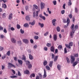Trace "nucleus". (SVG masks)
Returning <instances> with one entry per match:
<instances>
[{
    "instance_id": "f257e3e1",
    "label": "nucleus",
    "mask_w": 79,
    "mask_h": 79,
    "mask_svg": "<svg viewBox=\"0 0 79 79\" xmlns=\"http://www.w3.org/2000/svg\"><path fill=\"white\" fill-rule=\"evenodd\" d=\"M33 6H34V8H35V9H36V10H38V11L37 10L36 11L35 17V19H38L39 18V17H38L39 16V12H40V8H38V6L36 5H33Z\"/></svg>"
},
{
    "instance_id": "f03ea898",
    "label": "nucleus",
    "mask_w": 79,
    "mask_h": 79,
    "mask_svg": "<svg viewBox=\"0 0 79 79\" xmlns=\"http://www.w3.org/2000/svg\"><path fill=\"white\" fill-rule=\"evenodd\" d=\"M73 43L72 42H70L69 44H65V46L67 47L68 48H69L70 49L71 48V46H73Z\"/></svg>"
},
{
    "instance_id": "7ed1b4c3",
    "label": "nucleus",
    "mask_w": 79,
    "mask_h": 79,
    "mask_svg": "<svg viewBox=\"0 0 79 79\" xmlns=\"http://www.w3.org/2000/svg\"><path fill=\"white\" fill-rule=\"evenodd\" d=\"M71 63L72 64H73V63L74 62V61H75V59L74 57V56L73 55H71Z\"/></svg>"
},
{
    "instance_id": "20e7f679",
    "label": "nucleus",
    "mask_w": 79,
    "mask_h": 79,
    "mask_svg": "<svg viewBox=\"0 0 79 79\" xmlns=\"http://www.w3.org/2000/svg\"><path fill=\"white\" fill-rule=\"evenodd\" d=\"M8 65H9V67H10V68H13H13H16V66H15V65H14V64H13L11 63H8Z\"/></svg>"
},
{
    "instance_id": "39448f33",
    "label": "nucleus",
    "mask_w": 79,
    "mask_h": 79,
    "mask_svg": "<svg viewBox=\"0 0 79 79\" xmlns=\"http://www.w3.org/2000/svg\"><path fill=\"white\" fill-rule=\"evenodd\" d=\"M56 19H54L52 20V23L54 26H55V24H56Z\"/></svg>"
},
{
    "instance_id": "423d86ee",
    "label": "nucleus",
    "mask_w": 79,
    "mask_h": 79,
    "mask_svg": "<svg viewBox=\"0 0 79 79\" xmlns=\"http://www.w3.org/2000/svg\"><path fill=\"white\" fill-rule=\"evenodd\" d=\"M40 6L41 10H42L44 8V6H45V4L43 2H41L40 3Z\"/></svg>"
},
{
    "instance_id": "0eeeda50",
    "label": "nucleus",
    "mask_w": 79,
    "mask_h": 79,
    "mask_svg": "<svg viewBox=\"0 0 79 79\" xmlns=\"http://www.w3.org/2000/svg\"><path fill=\"white\" fill-rule=\"evenodd\" d=\"M44 75H43V78L44 79L45 77H47V73L46 72V71L45 70V69H44Z\"/></svg>"
},
{
    "instance_id": "6e6552de",
    "label": "nucleus",
    "mask_w": 79,
    "mask_h": 79,
    "mask_svg": "<svg viewBox=\"0 0 79 79\" xmlns=\"http://www.w3.org/2000/svg\"><path fill=\"white\" fill-rule=\"evenodd\" d=\"M23 41L24 43H25L26 44H27L29 43V40H28L27 39H23Z\"/></svg>"
},
{
    "instance_id": "1a4fd4ad",
    "label": "nucleus",
    "mask_w": 79,
    "mask_h": 79,
    "mask_svg": "<svg viewBox=\"0 0 79 79\" xmlns=\"http://www.w3.org/2000/svg\"><path fill=\"white\" fill-rule=\"evenodd\" d=\"M50 51L52 52H54L55 51V47L53 46H52L50 48Z\"/></svg>"
},
{
    "instance_id": "9d476101",
    "label": "nucleus",
    "mask_w": 79,
    "mask_h": 79,
    "mask_svg": "<svg viewBox=\"0 0 79 79\" xmlns=\"http://www.w3.org/2000/svg\"><path fill=\"white\" fill-rule=\"evenodd\" d=\"M53 61H52L50 62L49 64V66L50 67V68H52V66H53Z\"/></svg>"
},
{
    "instance_id": "9b49d317",
    "label": "nucleus",
    "mask_w": 79,
    "mask_h": 79,
    "mask_svg": "<svg viewBox=\"0 0 79 79\" xmlns=\"http://www.w3.org/2000/svg\"><path fill=\"white\" fill-rule=\"evenodd\" d=\"M24 73L25 74H29L30 73L28 70H26L25 71H24Z\"/></svg>"
},
{
    "instance_id": "f8f14e48",
    "label": "nucleus",
    "mask_w": 79,
    "mask_h": 79,
    "mask_svg": "<svg viewBox=\"0 0 79 79\" xmlns=\"http://www.w3.org/2000/svg\"><path fill=\"white\" fill-rule=\"evenodd\" d=\"M53 38L54 39V41H56V40H57V36L56 35L54 34L53 35Z\"/></svg>"
},
{
    "instance_id": "ddd939ff",
    "label": "nucleus",
    "mask_w": 79,
    "mask_h": 79,
    "mask_svg": "<svg viewBox=\"0 0 79 79\" xmlns=\"http://www.w3.org/2000/svg\"><path fill=\"white\" fill-rule=\"evenodd\" d=\"M13 18V14L11 13L9 15V19H10V20H11V19Z\"/></svg>"
},
{
    "instance_id": "4468645a",
    "label": "nucleus",
    "mask_w": 79,
    "mask_h": 79,
    "mask_svg": "<svg viewBox=\"0 0 79 79\" xmlns=\"http://www.w3.org/2000/svg\"><path fill=\"white\" fill-rule=\"evenodd\" d=\"M35 20H34L32 22V23L29 22V24H31V26H34V25L35 24Z\"/></svg>"
},
{
    "instance_id": "2eb2a0df",
    "label": "nucleus",
    "mask_w": 79,
    "mask_h": 79,
    "mask_svg": "<svg viewBox=\"0 0 79 79\" xmlns=\"http://www.w3.org/2000/svg\"><path fill=\"white\" fill-rule=\"evenodd\" d=\"M11 41L12 42V43H14V44H15V43L16 42V40L13 38L11 39Z\"/></svg>"
},
{
    "instance_id": "dca6fc26",
    "label": "nucleus",
    "mask_w": 79,
    "mask_h": 79,
    "mask_svg": "<svg viewBox=\"0 0 79 79\" xmlns=\"http://www.w3.org/2000/svg\"><path fill=\"white\" fill-rule=\"evenodd\" d=\"M38 24L39 26H40L41 28L44 27V23H38Z\"/></svg>"
},
{
    "instance_id": "f3484780",
    "label": "nucleus",
    "mask_w": 79,
    "mask_h": 79,
    "mask_svg": "<svg viewBox=\"0 0 79 79\" xmlns=\"http://www.w3.org/2000/svg\"><path fill=\"white\" fill-rule=\"evenodd\" d=\"M18 61L19 64H23V61L22 60L19 59L18 60Z\"/></svg>"
},
{
    "instance_id": "a211bd4d",
    "label": "nucleus",
    "mask_w": 79,
    "mask_h": 79,
    "mask_svg": "<svg viewBox=\"0 0 79 79\" xmlns=\"http://www.w3.org/2000/svg\"><path fill=\"white\" fill-rule=\"evenodd\" d=\"M68 5V6H71V5H72V2H71V0H69Z\"/></svg>"
},
{
    "instance_id": "6ab92c4d",
    "label": "nucleus",
    "mask_w": 79,
    "mask_h": 79,
    "mask_svg": "<svg viewBox=\"0 0 79 79\" xmlns=\"http://www.w3.org/2000/svg\"><path fill=\"white\" fill-rule=\"evenodd\" d=\"M29 58L31 60H33V56L31 55V54H29Z\"/></svg>"
},
{
    "instance_id": "aec40b11",
    "label": "nucleus",
    "mask_w": 79,
    "mask_h": 79,
    "mask_svg": "<svg viewBox=\"0 0 79 79\" xmlns=\"http://www.w3.org/2000/svg\"><path fill=\"white\" fill-rule=\"evenodd\" d=\"M71 29L73 31H74V24H72L71 26Z\"/></svg>"
},
{
    "instance_id": "412c9836",
    "label": "nucleus",
    "mask_w": 79,
    "mask_h": 79,
    "mask_svg": "<svg viewBox=\"0 0 79 79\" xmlns=\"http://www.w3.org/2000/svg\"><path fill=\"white\" fill-rule=\"evenodd\" d=\"M2 8H4V9H6L7 7V6H6V5L5 4H2Z\"/></svg>"
},
{
    "instance_id": "4be33fe9",
    "label": "nucleus",
    "mask_w": 79,
    "mask_h": 79,
    "mask_svg": "<svg viewBox=\"0 0 79 79\" xmlns=\"http://www.w3.org/2000/svg\"><path fill=\"white\" fill-rule=\"evenodd\" d=\"M58 56H56L54 58V61H56V60H57V59H58Z\"/></svg>"
},
{
    "instance_id": "5701e85b",
    "label": "nucleus",
    "mask_w": 79,
    "mask_h": 79,
    "mask_svg": "<svg viewBox=\"0 0 79 79\" xmlns=\"http://www.w3.org/2000/svg\"><path fill=\"white\" fill-rule=\"evenodd\" d=\"M56 30L57 32H60V27H57L56 28Z\"/></svg>"
},
{
    "instance_id": "b1692460",
    "label": "nucleus",
    "mask_w": 79,
    "mask_h": 79,
    "mask_svg": "<svg viewBox=\"0 0 79 79\" xmlns=\"http://www.w3.org/2000/svg\"><path fill=\"white\" fill-rule=\"evenodd\" d=\"M25 19L27 21H30V17L29 16H26Z\"/></svg>"
},
{
    "instance_id": "393cba45",
    "label": "nucleus",
    "mask_w": 79,
    "mask_h": 79,
    "mask_svg": "<svg viewBox=\"0 0 79 79\" xmlns=\"http://www.w3.org/2000/svg\"><path fill=\"white\" fill-rule=\"evenodd\" d=\"M23 57L22 58V59L23 60H24V61H26V56L24 55H23Z\"/></svg>"
},
{
    "instance_id": "a878e982",
    "label": "nucleus",
    "mask_w": 79,
    "mask_h": 79,
    "mask_svg": "<svg viewBox=\"0 0 79 79\" xmlns=\"http://www.w3.org/2000/svg\"><path fill=\"white\" fill-rule=\"evenodd\" d=\"M66 22L67 23V25H69V23H70V20H69V18H67Z\"/></svg>"
},
{
    "instance_id": "bb28decb",
    "label": "nucleus",
    "mask_w": 79,
    "mask_h": 79,
    "mask_svg": "<svg viewBox=\"0 0 79 79\" xmlns=\"http://www.w3.org/2000/svg\"><path fill=\"white\" fill-rule=\"evenodd\" d=\"M35 74L32 73L30 75V77H31V78H32V77H35Z\"/></svg>"
},
{
    "instance_id": "cd10ccee",
    "label": "nucleus",
    "mask_w": 79,
    "mask_h": 79,
    "mask_svg": "<svg viewBox=\"0 0 79 79\" xmlns=\"http://www.w3.org/2000/svg\"><path fill=\"white\" fill-rule=\"evenodd\" d=\"M78 63V62H76L75 61L74 63H73V67H74L77 64V63Z\"/></svg>"
},
{
    "instance_id": "c85d7f7f",
    "label": "nucleus",
    "mask_w": 79,
    "mask_h": 79,
    "mask_svg": "<svg viewBox=\"0 0 79 79\" xmlns=\"http://www.w3.org/2000/svg\"><path fill=\"white\" fill-rule=\"evenodd\" d=\"M46 45L47 47H50L52 45V44H51V43H48L46 44Z\"/></svg>"
},
{
    "instance_id": "c756f323",
    "label": "nucleus",
    "mask_w": 79,
    "mask_h": 79,
    "mask_svg": "<svg viewBox=\"0 0 79 79\" xmlns=\"http://www.w3.org/2000/svg\"><path fill=\"white\" fill-rule=\"evenodd\" d=\"M46 69H47V70H48V71H49L50 69V68L49 66L48 65L46 66Z\"/></svg>"
},
{
    "instance_id": "7c9ffc66",
    "label": "nucleus",
    "mask_w": 79,
    "mask_h": 79,
    "mask_svg": "<svg viewBox=\"0 0 79 79\" xmlns=\"http://www.w3.org/2000/svg\"><path fill=\"white\" fill-rule=\"evenodd\" d=\"M24 27H29V24L27 23H25L24 25Z\"/></svg>"
},
{
    "instance_id": "2f4dec72",
    "label": "nucleus",
    "mask_w": 79,
    "mask_h": 79,
    "mask_svg": "<svg viewBox=\"0 0 79 79\" xmlns=\"http://www.w3.org/2000/svg\"><path fill=\"white\" fill-rule=\"evenodd\" d=\"M38 75L39 76V77L40 79H42V74L40 73H38Z\"/></svg>"
},
{
    "instance_id": "473e14b6",
    "label": "nucleus",
    "mask_w": 79,
    "mask_h": 79,
    "mask_svg": "<svg viewBox=\"0 0 79 79\" xmlns=\"http://www.w3.org/2000/svg\"><path fill=\"white\" fill-rule=\"evenodd\" d=\"M47 60H44V66H46L47 64Z\"/></svg>"
},
{
    "instance_id": "72a5a7b5",
    "label": "nucleus",
    "mask_w": 79,
    "mask_h": 79,
    "mask_svg": "<svg viewBox=\"0 0 79 79\" xmlns=\"http://www.w3.org/2000/svg\"><path fill=\"white\" fill-rule=\"evenodd\" d=\"M57 68L58 70H60L61 69V66L59 64L57 65Z\"/></svg>"
},
{
    "instance_id": "f704fd0d",
    "label": "nucleus",
    "mask_w": 79,
    "mask_h": 79,
    "mask_svg": "<svg viewBox=\"0 0 79 79\" xmlns=\"http://www.w3.org/2000/svg\"><path fill=\"white\" fill-rule=\"evenodd\" d=\"M10 53L11 52H10V51H9L7 52L6 54L7 56H10Z\"/></svg>"
},
{
    "instance_id": "c9c22d12",
    "label": "nucleus",
    "mask_w": 79,
    "mask_h": 79,
    "mask_svg": "<svg viewBox=\"0 0 79 79\" xmlns=\"http://www.w3.org/2000/svg\"><path fill=\"white\" fill-rule=\"evenodd\" d=\"M58 49L59 50H61L62 49V46L61 45H59L58 46Z\"/></svg>"
},
{
    "instance_id": "e433bc0d",
    "label": "nucleus",
    "mask_w": 79,
    "mask_h": 79,
    "mask_svg": "<svg viewBox=\"0 0 79 79\" xmlns=\"http://www.w3.org/2000/svg\"><path fill=\"white\" fill-rule=\"evenodd\" d=\"M66 60L67 61V62L68 63H70V61L69 60V59L68 57H66Z\"/></svg>"
},
{
    "instance_id": "4c0bfd02",
    "label": "nucleus",
    "mask_w": 79,
    "mask_h": 79,
    "mask_svg": "<svg viewBox=\"0 0 79 79\" xmlns=\"http://www.w3.org/2000/svg\"><path fill=\"white\" fill-rule=\"evenodd\" d=\"M34 39H35V40H37L39 39V36H35L34 37Z\"/></svg>"
},
{
    "instance_id": "58836bf2",
    "label": "nucleus",
    "mask_w": 79,
    "mask_h": 79,
    "mask_svg": "<svg viewBox=\"0 0 79 79\" xmlns=\"http://www.w3.org/2000/svg\"><path fill=\"white\" fill-rule=\"evenodd\" d=\"M68 53V51L66 50V48H65L64 49V53Z\"/></svg>"
},
{
    "instance_id": "ea45409f",
    "label": "nucleus",
    "mask_w": 79,
    "mask_h": 79,
    "mask_svg": "<svg viewBox=\"0 0 79 79\" xmlns=\"http://www.w3.org/2000/svg\"><path fill=\"white\" fill-rule=\"evenodd\" d=\"M17 29H19L21 28V26L19 24H17Z\"/></svg>"
},
{
    "instance_id": "a19ab883",
    "label": "nucleus",
    "mask_w": 79,
    "mask_h": 79,
    "mask_svg": "<svg viewBox=\"0 0 79 79\" xmlns=\"http://www.w3.org/2000/svg\"><path fill=\"white\" fill-rule=\"evenodd\" d=\"M3 2V3H5L6 2V0H0V2Z\"/></svg>"
},
{
    "instance_id": "79ce46f5",
    "label": "nucleus",
    "mask_w": 79,
    "mask_h": 79,
    "mask_svg": "<svg viewBox=\"0 0 79 79\" xmlns=\"http://www.w3.org/2000/svg\"><path fill=\"white\" fill-rule=\"evenodd\" d=\"M70 35L72 37V38H73V34L72 32H70Z\"/></svg>"
},
{
    "instance_id": "37998d69",
    "label": "nucleus",
    "mask_w": 79,
    "mask_h": 79,
    "mask_svg": "<svg viewBox=\"0 0 79 79\" xmlns=\"http://www.w3.org/2000/svg\"><path fill=\"white\" fill-rule=\"evenodd\" d=\"M52 3L54 4V5H56V1H52Z\"/></svg>"
},
{
    "instance_id": "c03bdc74",
    "label": "nucleus",
    "mask_w": 79,
    "mask_h": 79,
    "mask_svg": "<svg viewBox=\"0 0 79 79\" xmlns=\"http://www.w3.org/2000/svg\"><path fill=\"white\" fill-rule=\"evenodd\" d=\"M18 76H21V74L19 71H18Z\"/></svg>"
},
{
    "instance_id": "a18cd8bd",
    "label": "nucleus",
    "mask_w": 79,
    "mask_h": 79,
    "mask_svg": "<svg viewBox=\"0 0 79 79\" xmlns=\"http://www.w3.org/2000/svg\"><path fill=\"white\" fill-rule=\"evenodd\" d=\"M10 78H16L17 77L16 76H12L10 77Z\"/></svg>"
},
{
    "instance_id": "49530a36",
    "label": "nucleus",
    "mask_w": 79,
    "mask_h": 79,
    "mask_svg": "<svg viewBox=\"0 0 79 79\" xmlns=\"http://www.w3.org/2000/svg\"><path fill=\"white\" fill-rule=\"evenodd\" d=\"M36 15H35V12L33 13V16L34 18H35L36 17Z\"/></svg>"
},
{
    "instance_id": "de8ad7c7",
    "label": "nucleus",
    "mask_w": 79,
    "mask_h": 79,
    "mask_svg": "<svg viewBox=\"0 0 79 79\" xmlns=\"http://www.w3.org/2000/svg\"><path fill=\"white\" fill-rule=\"evenodd\" d=\"M20 32L21 34H24V31H23V29H20Z\"/></svg>"
},
{
    "instance_id": "09e8293b",
    "label": "nucleus",
    "mask_w": 79,
    "mask_h": 79,
    "mask_svg": "<svg viewBox=\"0 0 79 79\" xmlns=\"http://www.w3.org/2000/svg\"><path fill=\"white\" fill-rule=\"evenodd\" d=\"M76 30V29H78V25H76L75 26V28H74Z\"/></svg>"
},
{
    "instance_id": "8fccbe9b",
    "label": "nucleus",
    "mask_w": 79,
    "mask_h": 79,
    "mask_svg": "<svg viewBox=\"0 0 79 79\" xmlns=\"http://www.w3.org/2000/svg\"><path fill=\"white\" fill-rule=\"evenodd\" d=\"M3 49H4V48H3L2 47H0V51H3Z\"/></svg>"
},
{
    "instance_id": "3c124183",
    "label": "nucleus",
    "mask_w": 79,
    "mask_h": 79,
    "mask_svg": "<svg viewBox=\"0 0 79 79\" xmlns=\"http://www.w3.org/2000/svg\"><path fill=\"white\" fill-rule=\"evenodd\" d=\"M69 18H70V19H71L72 18V17H73V15H72L71 14H70L69 15Z\"/></svg>"
},
{
    "instance_id": "603ef678",
    "label": "nucleus",
    "mask_w": 79,
    "mask_h": 79,
    "mask_svg": "<svg viewBox=\"0 0 79 79\" xmlns=\"http://www.w3.org/2000/svg\"><path fill=\"white\" fill-rule=\"evenodd\" d=\"M32 64H30L29 65H28V68H32Z\"/></svg>"
},
{
    "instance_id": "864d4df0",
    "label": "nucleus",
    "mask_w": 79,
    "mask_h": 79,
    "mask_svg": "<svg viewBox=\"0 0 79 79\" xmlns=\"http://www.w3.org/2000/svg\"><path fill=\"white\" fill-rule=\"evenodd\" d=\"M3 32L4 33H7V31L6 28H4L3 30Z\"/></svg>"
},
{
    "instance_id": "5fc2aeb1",
    "label": "nucleus",
    "mask_w": 79,
    "mask_h": 79,
    "mask_svg": "<svg viewBox=\"0 0 79 79\" xmlns=\"http://www.w3.org/2000/svg\"><path fill=\"white\" fill-rule=\"evenodd\" d=\"M64 13H65V11L64 10H63L61 11V13L62 15H63V14H64Z\"/></svg>"
},
{
    "instance_id": "6e6d98bb",
    "label": "nucleus",
    "mask_w": 79,
    "mask_h": 79,
    "mask_svg": "<svg viewBox=\"0 0 79 79\" xmlns=\"http://www.w3.org/2000/svg\"><path fill=\"white\" fill-rule=\"evenodd\" d=\"M49 33L48 31L46 32V33L44 34V36H47V35Z\"/></svg>"
},
{
    "instance_id": "4d7b16f0",
    "label": "nucleus",
    "mask_w": 79,
    "mask_h": 79,
    "mask_svg": "<svg viewBox=\"0 0 79 79\" xmlns=\"http://www.w3.org/2000/svg\"><path fill=\"white\" fill-rule=\"evenodd\" d=\"M44 49L45 51H47V50H48V48H47V47H45Z\"/></svg>"
},
{
    "instance_id": "13d9d810",
    "label": "nucleus",
    "mask_w": 79,
    "mask_h": 79,
    "mask_svg": "<svg viewBox=\"0 0 79 79\" xmlns=\"http://www.w3.org/2000/svg\"><path fill=\"white\" fill-rule=\"evenodd\" d=\"M75 13H77L78 12V10H77V8H75Z\"/></svg>"
},
{
    "instance_id": "bf43d9fd",
    "label": "nucleus",
    "mask_w": 79,
    "mask_h": 79,
    "mask_svg": "<svg viewBox=\"0 0 79 79\" xmlns=\"http://www.w3.org/2000/svg\"><path fill=\"white\" fill-rule=\"evenodd\" d=\"M10 29L11 31H15V29L13 28V27H11Z\"/></svg>"
},
{
    "instance_id": "052dcab7",
    "label": "nucleus",
    "mask_w": 79,
    "mask_h": 79,
    "mask_svg": "<svg viewBox=\"0 0 79 79\" xmlns=\"http://www.w3.org/2000/svg\"><path fill=\"white\" fill-rule=\"evenodd\" d=\"M37 45L35 44L34 45V47H33V48H34L35 49H36V48H37Z\"/></svg>"
},
{
    "instance_id": "680f3d73",
    "label": "nucleus",
    "mask_w": 79,
    "mask_h": 79,
    "mask_svg": "<svg viewBox=\"0 0 79 79\" xmlns=\"http://www.w3.org/2000/svg\"><path fill=\"white\" fill-rule=\"evenodd\" d=\"M27 65H29L30 64V62H29V61H27Z\"/></svg>"
},
{
    "instance_id": "e2e57ef3",
    "label": "nucleus",
    "mask_w": 79,
    "mask_h": 79,
    "mask_svg": "<svg viewBox=\"0 0 79 79\" xmlns=\"http://www.w3.org/2000/svg\"><path fill=\"white\" fill-rule=\"evenodd\" d=\"M65 6H66V4H64L63 6V8L64 9H66V8L65 7Z\"/></svg>"
},
{
    "instance_id": "0e129e2a",
    "label": "nucleus",
    "mask_w": 79,
    "mask_h": 79,
    "mask_svg": "<svg viewBox=\"0 0 79 79\" xmlns=\"http://www.w3.org/2000/svg\"><path fill=\"white\" fill-rule=\"evenodd\" d=\"M52 59H54V58H55V54H52Z\"/></svg>"
},
{
    "instance_id": "69168bd1",
    "label": "nucleus",
    "mask_w": 79,
    "mask_h": 79,
    "mask_svg": "<svg viewBox=\"0 0 79 79\" xmlns=\"http://www.w3.org/2000/svg\"><path fill=\"white\" fill-rule=\"evenodd\" d=\"M44 14L46 16H48V15L46 14V13L45 12H44Z\"/></svg>"
},
{
    "instance_id": "338daca9",
    "label": "nucleus",
    "mask_w": 79,
    "mask_h": 79,
    "mask_svg": "<svg viewBox=\"0 0 79 79\" xmlns=\"http://www.w3.org/2000/svg\"><path fill=\"white\" fill-rule=\"evenodd\" d=\"M78 53H77L74 54V56L75 57H77L78 56Z\"/></svg>"
},
{
    "instance_id": "774afa93",
    "label": "nucleus",
    "mask_w": 79,
    "mask_h": 79,
    "mask_svg": "<svg viewBox=\"0 0 79 79\" xmlns=\"http://www.w3.org/2000/svg\"><path fill=\"white\" fill-rule=\"evenodd\" d=\"M36 79H40L39 78V76H37L36 77Z\"/></svg>"
}]
</instances>
